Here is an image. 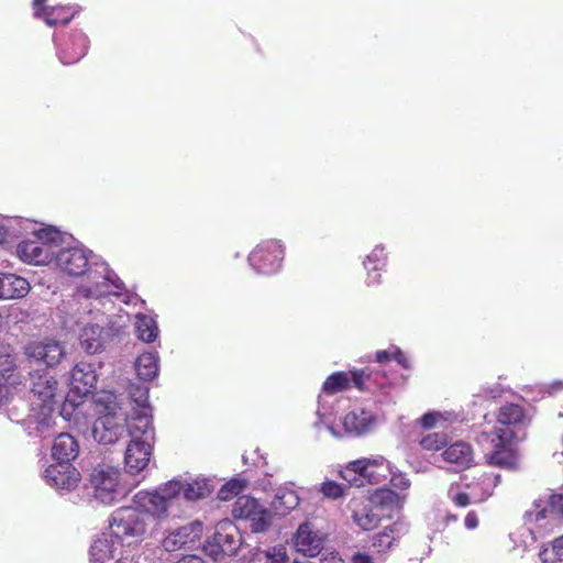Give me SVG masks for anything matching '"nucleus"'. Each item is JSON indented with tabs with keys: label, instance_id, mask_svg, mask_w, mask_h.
<instances>
[{
	"label": "nucleus",
	"instance_id": "obj_14",
	"mask_svg": "<svg viewBox=\"0 0 563 563\" xmlns=\"http://www.w3.org/2000/svg\"><path fill=\"white\" fill-rule=\"evenodd\" d=\"M54 260L70 276H81L89 267V253L80 247L62 249L55 252Z\"/></svg>",
	"mask_w": 563,
	"mask_h": 563
},
{
	"label": "nucleus",
	"instance_id": "obj_34",
	"mask_svg": "<svg viewBox=\"0 0 563 563\" xmlns=\"http://www.w3.org/2000/svg\"><path fill=\"white\" fill-rule=\"evenodd\" d=\"M136 335L143 342H154L158 335L156 321L146 314L137 316Z\"/></svg>",
	"mask_w": 563,
	"mask_h": 563
},
{
	"label": "nucleus",
	"instance_id": "obj_60",
	"mask_svg": "<svg viewBox=\"0 0 563 563\" xmlns=\"http://www.w3.org/2000/svg\"><path fill=\"white\" fill-rule=\"evenodd\" d=\"M448 519H449V520H454V521H455V520H457V517H456L455 515H452V516H448Z\"/></svg>",
	"mask_w": 563,
	"mask_h": 563
},
{
	"label": "nucleus",
	"instance_id": "obj_31",
	"mask_svg": "<svg viewBox=\"0 0 563 563\" xmlns=\"http://www.w3.org/2000/svg\"><path fill=\"white\" fill-rule=\"evenodd\" d=\"M135 371L140 379L151 382L158 374V357L154 353H143L135 361Z\"/></svg>",
	"mask_w": 563,
	"mask_h": 563
},
{
	"label": "nucleus",
	"instance_id": "obj_24",
	"mask_svg": "<svg viewBox=\"0 0 563 563\" xmlns=\"http://www.w3.org/2000/svg\"><path fill=\"white\" fill-rule=\"evenodd\" d=\"M79 453V444L77 440L69 433L58 434L52 446V456L57 462L70 463Z\"/></svg>",
	"mask_w": 563,
	"mask_h": 563
},
{
	"label": "nucleus",
	"instance_id": "obj_46",
	"mask_svg": "<svg viewBox=\"0 0 563 563\" xmlns=\"http://www.w3.org/2000/svg\"><path fill=\"white\" fill-rule=\"evenodd\" d=\"M440 418V415L437 412H427L420 418V424L424 429H431L435 426Z\"/></svg>",
	"mask_w": 563,
	"mask_h": 563
},
{
	"label": "nucleus",
	"instance_id": "obj_61",
	"mask_svg": "<svg viewBox=\"0 0 563 563\" xmlns=\"http://www.w3.org/2000/svg\"><path fill=\"white\" fill-rule=\"evenodd\" d=\"M103 284H106V282H110L109 277H103Z\"/></svg>",
	"mask_w": 563,
	"mask_h": 563
},
{
	"label": "nucleus",
	"instance_id": "obj_30",
	"mask_svg": "<svg viewBox=\"0 0 563 563\" xmlns=\"http://www.w3.org/2000/svg\"><path fill=\"white\" fill-rule=\"evenodd\" d=\"M299 505L297 493L289 488H279L272 501V507L277 515L285 516Z\"/></svg>",
	"mask_w": 563,
	"mask_h": 563
},
{
	"label": "nucleus",
	"instance_id": "obj_55",
	"mask_svg": "<svg viewBox=\"0 0 563 563\" xmlns=\"http://www.w3.org/2000/svg\"><path fill=\"white\" fill-rule=\"evenodd\" d=\"M46 0H33V9L34 15L36 16V10L41 11V9L45 5Z\"/></svg>",
	"mask_w": 563,
	"mask_h": 563
},
{
	"label": "nucleus",
	"instance_id": "obj_28",
	"mask_svg": "<svg viewBox=\"0 0 563 563\" xmlns=\"http://www.w3.org/2000/svg\"><path fill=\"white\" fill-rule=\"evenodd\" d=\"M371 422V415L364 410L358 412L350 411L342 419V424L345 432L353 433L355 435H360L366 432Z\"/></svg>",
	"mask_w": 563,
	"mask_h": 563
},
{
	"label": "nucleus",
	"instance_id": "obj_33",
	"mask_svg": "<svg viewBox=\"0 0 563 563\" xmlns=\"http://www.w3.org/2000/svg\"><path fill=\"white\" fill-rule=\"evenodd\" d=\"M0 379L8 384H22V375L18 371L15 358L9 353H0Z\"/></svg>",
	"mask_w": 563,
	"mask_h": 563
},
{
	"label": "nucleus",
	"instance_id": "obj_57",
	"mask_svg": "<svg viewBox=\"0 0 563 563\" xmlns=\"http://www.w3.org/2000/svg\"><path fill=\"white\" fill-rule=\"evenodd\" d=\"M5 239V231L2 227H0V243H2Z\"/></svg>",
	"mask_w": 563,
	"mask_h": 563
},
{
	"label": "nucleus",
	"instance_id": "obj_10",
	"mask_svg": "<svg viewBox=\"0 0 563 563\" xmlns=\"http://www.w3.org/2000/svg\"><path fill=\"white\" fill-rule=\"evenodd\" d=\"M384 464L382 456L376 459H358L350 462L340 475L350 486L362 487L366 483L373 484L378 482L377 470Z\"/></svg>",
	"mask_w": 563,
	"mask_h": 563
},
{
	"label": "nucleus",
	"instance_id": "obj_3",
	"mask_svg": "<svg viewBox=\"0 0 563 563\" xmlns=\"http://www.w3.org/2000/svg\"><path fill=\"white\" fill-rule=\"evenodd\" d=\"M58 382L46 372L31 374V410L38 426H48L55 405Z\"/></svg>",
	"mask_w": 563,
	"mask_h": 563
},
{
	"label": "nucleus",
	"instance_id": "obj_27",
	"mask_svg": "<svg viewBox=\"0 0 563 563\" xmlns=\"http://www.w3.org/2000/svg\"><path fill=\"white\" fill-rule=\"evenodd\" d=\"M76 11L71 7L53 5L43 7L41 11L36 10V18L43 19L49 26L57 24H68L74 18Z\"/></svg>",
	"mask_w": 563,
	"mask_h": 563
},
{
	"label": "nucleus",
	"instance_id": "obj_5",
	"mask_svg": "<svg viewBox=\"0 0 563 563\" xmlns=\"http://www.w3.org/2000/svg\"><path fill=\"white\" fill-rule=\"evenodd\" d=\"M242 544L239 528L231 520L225 519L217 523L213 536L205 545V551L214 561H219L224 555L235 554Z\"/></svg>",
	"mask_w": 563,
	"mask_h": 563
},
{
	"label": "nucleus",
	"instance_id": "obj_13",
	"mask_svg": "<svg viewBox=\"0 0 563 563\" xmlns=\"http://www.w3.org/2000/svg\"><path fill=\"white\" fill-rule=\"evenodd\" d=\"M44 478L48 485L56 489L71 490L78 486L81 476L73 464L58 462L45 470Z\"/></svg>",
	"mask_w": 563,
	"mask_h": 563
},
{
	"label": "nucleus",
	"instance_id": "obj_21",
	"mask_svg": "<svg viewBox=\"0 0 563 563\" xmlns=\"http://www.w3.org/2000/svg\"><path fill=\"white\" fill-rule=\"evenodd\" d=\"M134 503L142 512L146 516H152L157 520H163L168 516L169 504L155 492H139L134 496Z\"/></svg>",
	"mask_w": 563,
	"mask_h": 563
},
{
	"label": "nucleus",
	"instance_id": "obj_20",
	"mask_svg": "<svg viewBox=\"0 0 563 563\" xmlns=\"http://www.w3.org/2000/svg\"><path fill=\"white\" fill-rule=\"evenodd\" d=\"M323 542L324 538L312 530L310 522L301 523L294 538L296 550L311 558L321 552Z\"/></svg>",
	"mask_w": 563,
	"mask_h": 563
},
{
	"label": "nucleus",
	"instance_id": "obj_40",
	"mask_svg": "<svg viewBox=\"0 0 563 563\" xmlns=\"http://www.w3.org/2000/svg\"><path fill=\"white\" fill-rule=\"evenodd\" d=\"M245 487V482L241 479H230L218 492V498L227 501L238 496Z\"/></svg>",
	"mask_w": 563,
	"mask_h": 563
},
{
	"label": "nucleus",
	"instance_id": "obj_50",
	"mask_svg": "<svg viewBox=\"0 0 563 563\" xmlns=\"http://www.w3.org/2000/svg\"><path fill=\"white\" fill-rule=\"evenodd\" d=\"M465 527L473 530L478 527V517L475 511H468L464 519Z\"/></svg>",
	"mask_w": 563,
	"mask_h": 563
},
{
	"label": "nucleus",
	"instance_id": "obj_38",
	"mask_svg": "<svg viewBox=\"0 0 563 563\" xmlns=\"http://www.w3.org/2000/svg\"><path fill=\"white\" fill-rule=\"evenodd\" d=\"M211 490L206 482L194 481L184 486V497L187 500H198L210 495Z\"/></svg>",
	"mask_w": 563,
	"mask_h": 563
},
{
	"label": "nucleus",
	"instance_id": "obj_11",
	"mask_svg": "<svg viewBox=\"0 0 563 563\" xmlns=\"http://www.w3.org/2000/svg\"><path fill=\"white\" fill-rule=\"evenodd\" d=\"M44 235H38L35 240L22 241L18 244L19 257L29 264L45 265L54 260L56 246L51 241H45Z\"/></svg>",
	"mask_w": 563,
	"mask_h": 563
},
{
	"label": "nucleus",
	"instance_id": "obj_23",
	"mask_svg": "<svg viewBox=\"0 0 563 563\" xmlns=\"http://www.w3.org/2000/svg\"><path fill=\"white\" fill-rule=\"evenodd\" d=\"M30 291L29 282L15 274H0V299L23 298Z\"/></svg>",
	"mask_w": 563,
	"mask_h": 563
},
{
	"label": "nucleus",
	"instance_id": "obj_48",
	"mask_svg": "<svg viewBox=\"0 0 563 563\" xmlns=\"http://www.w3.org/2000/svg\"><path fill=\"white\" fill-rule=\"evenodd\" d=\"M401 367L408 369L410 368V362L405 355V353L398 347L394 346V358Z\"/></svg>",
	"mask_w": 563,
	"mask_h": 563
},
{
	"label": "nucleus",
	"instance_id": "obj_22",
	"mask_svg": "<svg viewBox=\"0 0 563 563\" xmlns=\"http://www.w3.org/2000/svg\"><path fill=\"white\" fill-rule=\"evenodd\" d=\"M97 377L93 365L84 361L77 363L70 372L71 385L81 394H88L96 387Z\"/></svg>",
	"mask_w": 563,
	"mask_h": 563
},
{
	"label": "nucleus",
	"instance_id": "obj_42",
	"mask_svg": "<svg viewBox=\"0 0 563 563\" xmlns=\"http://www.w3.org/2000/svg\"><path fill=\"white\" fill-rule=\"evenodd\" d=\"M255 551L256 552L252 560H255L256 556L263 555L265 558V563H288V556L284 549H279L273 553L263 552L258 548H256Z\"/></svg>",
	"mask_w": 563,
	"mask_h": 563
},
{
	"label": "nucleus",
	"instance_id": "obj_18",
	"mask_svg": "<svg viewBox=\"0 0 563 563\" xmlns=\"http://www.w3.org/2000/svg\"><path fill=\"white\" fill-rule=\"evenodd\" d=\"M124 433L125 427L113 415L98 418L92 428L95 440L106 445L115 443Z\"/></svg>",
	"mask_w": 563,
	"mask_h": 563
},
{
	"label": "nucleus",
	"instance_id": "obj_35",
	"mask_svg": "<svg viewBox=\"0 0 563 563\" xmlns=\"http://www.w3.org/2000/svg\"><path fill=\"white\" fill-rule=\"evenodd\" d=\"M399 536V527L394 523L373 537L372 545L377 552H384L391 548Z\"/></svg>",
	"mask_w": 563,
	"mask_h": 563
},
{
	"label": "nucleus",
	"instance_id": "obj_29",
	"mask_svg": "<svg viewBox=\"0 0 563 563\" xmlns=\"http://www.w3.org/2000/svg\"><path fill=\"white\" fill-rule=\"evenodd\" d=\"M102 328L87 325L80 334V345L89 354H95L103 349Z\"/></svg>",
	"mask_w": 563,
	"mask_h": 563
},
{
	"label": "nucleus",
	"instance_id": "obj_52",
	"mask_svg": "<svg viewBox=\"0 0 563 563\" xmlns=\"http://www.w3.org/2000/svg\"><path fill=\"white\" fill-rule=\"evenodd\" d=\"M353 563H373V559L371 555L366 553L357 552L352 556Z\"/></svg>",
	"mask_w": 563,
	"mask_h": 563
},
{
	"label": "nucleus",
	"instance_id": "obj_59",
	"mask_svg": "<svg viewBox=\"0 0 563 563\" xmlns=\"http://www.w3.org/2000/svg\"><path fill=\"white\" fill-rule=\"evenodd\" d=\"M95 292H96L97 295H103V294H106V292H107V294H110V291H109V290H106V291L96 290Z\"/></svg>",
	"mask_w": 563,
	"mask_h": 563
},
{
	"label": "nucleus",
	"instance_id": "obj_56",
	"mask_svg": "<svg viewBox=\"0 0 563 563\" xmlns=\"http://www.w3.org/2000/svg\"><path fill=\"white\" fill-rule=\"evenodd\" d=\"M113 287L117 289V290H121L123 288V283L122 282H117V283H112ZM115 295L119 294V291H114Z\"/></svg>",
	"mask_w": 563,
	"mask_h": 563
},
{
	"label": "nucleus",
	"instance_id": "obj_9",
	"mask_svg": "<svg viewBox=\"0 0 563 563\" xmlns=\"http://www.w3.org/2000/svg\"><path fill=\"white\" fill-rule=\"evenodd\" d=\"M284 258V249L279 241L268 240L258 244L250 254L251 265L261 274L276 273Z\"/></svg>",
	"mask_w": 563,
	"mask_h": 563
},
{
	"label": "nucleus",
	"instance_id": "obj_26",
	"mask_svg": "<svg viewBox=\"0 0 563 563\" xmlns=\"http://www.w3.org/2000/svg\"><path fill=\"white\" fill-rule=\"evenodd\" d=\"M122 545V542L118 544V540H110L108 536L95 540L90 547L91 561L93 563H108L115 559L118 548Z\"/></svg>",
	"mask_w": 563,
	"mask_h": 563
},
{
	"label": "nucleus",
	"instance_id": "obj_25",
	"mask_svg": "<svg viewBox=\"0 0 563 563\" xmlns=\"http://www.w3.org/2000/svg\"><path fill=\"white\" fill-rule=\"evenodd\" d=\"M387 264V254L382 246H375L364 261V267L367 271L366 283L368 286L380 283V272Z\"/></svg>",
	"mask_w": 563,
	"mask_h": 563
},
{
	"label": "nucleus",
	"instance_id": "obj_1",
	"mask_svg": "<svg viewBox=\"0 0 563 563\" xmlns=\"http://www.w3.org/2000/svg\"><path fill=\"white\" fill-rule=\"evenodd\" d=\"M399 496L391 489H377L369 498L360 500L353 509V521L361 529L371 531L376 529L384 518L398 506Z\"/></svg>",
	"mask_w": 563,
	"mask_h": 563
},
{
	"label": "nucleus",
	"instance_id": "obj_58",
	"mask_svg": "<svg viewBox=\"0 0 563 563\" xmlns=\"http://www.w3.org/2000/svg\"><path fill=\"white\" fill-rule=\"evenodd\" d=\"M545 518V510H541L538 515H537V519H544Z\"/></svg>",
	"mask_w": 563,
	"mask_h": 563
},
{
	"label": "nucleus",
	"instance_id": "obj_47",
	"mask_svg": "<svg viewBox=\"0 0 563 563\" xmlns=\"http://www.w3.org/2000/svg\"><path fill=\"white\" fill-rule=\"evenodd\" d=\"M394 358V346L390 350H380L375 354V361L379 364L388 363Z\"/></svg>",
	"mask_w": 563,
	"mask_h": 563
},
{
	"label": "nucleus",
	"instance_id": "obj_19",
	"mask_svg": "<svg viewBox=\"0 0 563 563\" xmlns=\"http://www.w3.org/2000/svg\"><path fill=\"white\" fill-rule=\"evenodd\" d=\"M473 446L463 440H457L442 451L441 456L444 462L452 464L459 471H465L474 465Z\"/></svg>",
	"mask_w": 563,
	"mask_h": 563
},
{
	"label": "nucleus",
	"instance_id": "obj_12",
	"mask_svg": "<svg viewBox=\"0 0 563 563\" xmlns=\"http://www.w3.org/2000/svg\"><path fill=\"white\" fill-rule=\"evenodd\" d=\"M24 354L27 358L43 362L48 367L60 363L66 352L63 344L56 340L32 341L24 346Z\"/></svg>",
	"mask_w": 563,
	"mask_h": 563
},
{
	"label": "nucleus",
	"instance_id": "obj_2",
	"mask_svg": "<svg viewBox=\"0 0 563 563\" xmlns=\"http://www.w3.org/2000/svg\"><path fill=\"white\" fill-rule=\"evenodd\" d=\"M387 377L379 371L369 368L334 372L323 382L322 390L327 395L345 391L352 386L362 393H373L386 387Z\"/></svg>",
	"mask_w": 563,
	"mask_h": 563
},
{
	"label": "nucleus",
	"instance_id": "obj_36",
	"mask_svg": "<svg viewBox=\"0 0 563 563\" xmlns=\"http://www.w3.org/2000/svg\"><path fill=\"white\" fill-rule=\"evenodd\" d=\"M449 437L445 432H430L420 440V446L426 451H440L448 446Z\"/></svg>",
	"mask_w": 563,
	"mask_h": 563
},
{
	"label": "nucleus",
	"instance_id": "obj_53",
	"mask_svg": "<svg viewBox=\"0 0 563 563\" xmlns=\"http://www.w3.org/2000/svg\"><path fill=\"white\" fill-rule=\"evenodd\" d=\"M321 563H344L338 553H330L321 559Z\"/></svg>",
	"mask_w": 563,
	"mask_h": 563
},
{
	"label": "nucleus",
	"instance_id": "obj_15",
	"mask_svg": "<svg viewBox=\"0 0 563 563\" xmlns=\"http://www.w3.org/2000/svg\"><path fill=\"white\" fill-rule=\"evenodd\" d=\"M153 446L147 441H130L124 453V467L131 475L140 474L148 465Z\"/></svg>",
	"mask_w": 563,
	"mask_h": 563
},
{
	"label": "nucleus",
	"instance_id": "obj_17",
	"mask_svg": "<svg viewBox=\"0 0 563 563\" xmlns=\"http://www.w3.org/2000/svg\"><path fill=\"white\" fill-rule=\"evenodd\" d=\"M125 431L130 437V441H151L154 440V429L150 410H133L129 419H126Z\"/></svg>",
	"mask_w": 563,
	"mask_h": 563
},
{
	"label": "nucleus",
	"instance_id": "obj_7",
	"mask_svg": "<svg viewBox=\"0 0 563 563\" xmlns=\"http://www.w3.org/2000/svg\"><path fill=\"white\" fill-rule=\"evenodd\" d=\"M120 470L107 464L92 467L89 483L93 497L104 505H111L118 500L120 487Z\"/></svg>",
	"mask_w": 563,
	"mask_h": 563
},
{
	"label": "nucleus",
	"instance_id": "obj_39",
	"mask_svg": "<svg viewBox=\"0 0 563 563\" xmlns=\"http://www.w3.org/2000/svg\"><path fill=\"white\" fill-rule=\"evenodd\" d=\"M130 398L136 404L137 408L134 410H150L148 407V388L131 384L129 386Z\"/></svg>",
	"mask_w": 563,
	"mask_h": 563
},
{
	"label": "nucleus",
	"instance_id": "obj_32",
	"mask_svg": "<svg viewBox=\"0 0 563 563\" xmlns=\"http://www.w3.org/2000/svg\"><path fill=\"white\" fill-rule=\"evenodd\" d=\"M496 418L497 422L503 426H518L523 422L526 412L520 405L510 402L499 408Z\"/></svg>",
	"mask_w": 563,
	"mask_h": 563
},
{
	"label": "nucleus",
	"instance_id": "obj_49",
	"mask_svg": "<svg viewBox=\"0 0 563 563\" xmlns=\"http://www.w3.org/2000/svg\"><path fill=\"white\" fill-rule=\"evenodd\" d=\"M452 501L457 507H467L471 504V499H470L468 494H466L464 492H461V493H457L456 495H454L452 497Z\"/></svg>",
	"mask_w": 563,
	"mask_h": 563
},
{
	"label": "nucleus",
	"instance_id": "obj_16",
	"mask_svg": "<svg viewBox=\"0 0 563 563\" xmlns=\"http://www.w3.org/2000/svg\"><path fill=\"white\" fill-rule=\"evenodd\" d=\"M88 47V36L81 31H75L62 43L58 58L64 65L76 64L87 54Z\"/></svg>",
	"mask_w": 563,
	"mask_h": 563
},
{
	"label": "nucleus",
	"instance_id": "obj_43",
	"mask_svg": "<svg viewBox=\"0 0 563 563\" xmlns=\"http://www.w3.org/2000/svg\"><path fill=\"white\" fill-rule=\"evenodd\" d=\"M321 493L328 498L338 499L344 495V488L333 481H327L321 485Z\"/></svg>",
	"mask_w": 563,
	"mask_h": 563
},
{
	"label": "nucleus",
	"instance_id": "obj_6",
	"mask_svg": "<svg viewBox=\"0 0 563 563\" xmlns=\"http://www.w3.org/2000/svg\"><path fill=\"white\" fill-rule=\"evenodd\" d=\"M111 537L118 539V544L125 538H137L145 533V515L134 507L118 508L109 521Z\"/></svg>",
	"mask_w": 563,
	"mask_h": 563
},
{
	"label": "nucleus",
	"instance_id": "obj_41",
	"mask_svg": "<svg viewBox=\"0 0 563 563\" xmlns=\"http://www.w3.org/2000/svg\"><path fill=\"white\" fill-rule=\"evenodd\" d=\"M184 493V485L179 481H169L164 486L155 490L156 494L164 497V499L170 505L172 501L178 497L180 493Z\"/></svg>",
	"mask_w": 563,
	"mask_h": 563
},
{
	"label": "nucleus",
	"instance_id": "obj_37",
	"mask_svg": "<svg viewBox=\"0 0 563 563\" xmlns=\"http://www.w3.org/2000/svg\"><path fill=\"white\" fill-rule=\"evenodd\" d=\"M542 563H563V536L556 538L551 547L540 552Z\"/></svg>",
	"mask_w": 563,
	"mask_h": 563
},
{
	"label": "nucleus",
	"instance_id": "obj_51",
	"mask_svg": "<svg viewBox=\"0 0 563 563\" xmlns=\"http://www.w3.org/2000/svg\"><path fill=\"white\" fill-rule=\"evenodd\" d=\"M391 483L393 485L396 487V488H399L401 490H405V489H408L409 486H410V482L409 479L405 478V477H394L391 479Z\"/></svg>",
	"mask_w": 563,
	"mask_h": 563
},
{
	"label": "nucleus",
	"instance_id": "obj_8",
	"mask_svg": "<svg viewBox=\"0 0 563 563\" xmlns=\"http://www.w3.org/2000/svg\"><path fill=\"white\" fill-rule=\"evenodd\" d=\"M232 516L235 519L250 521L252 532L266 531L271 526V515L266 508L251 496H240L232 508Z\"/></svg>",
	"mask_w": 563,
	"mask_h": 563
},
{
	"label": "nucleus",
	"instance_id": "obj_45",
	"mask_svg": "<svg viewBox=\"0 0 563 563\" xmlns=\"http://www.w3.org/2000/svg\"><path fill=\"white\" fill-rule=\"evenodd\" d=\"M551 512L563 517V494H553L549 500Z\"/></svg>",
	"mask_w": 563,
	"mask_h": 563
},
{
	"label": "nucleus",
	"instance_id": "obj_4",
	"mask_svg": "<svg viewBox=\"0 0 563 563\" xmlns=\"http://www.w3.org/2000/svg\"><path fill=\"white\" fill-rule=\"evenodd\" d=\"M481 435L493 446L492 451L485 455L488 465L506 470L517 468L518 456L512 444L516 434L512 430L494 427L490 431H483Z\"/></svg>",
	"mask_w": 563,
	"mask_h": 563
},
{
	"label": "nucleus",
	"instance_id": "obj_54",
	"mask_svg": "<svg viewBox=\"0 0 563 563\" xmlns=\"http://www.w3.org/2000/svg\"><path fill=\"white\" fill-rule=\"evenodd\" d=\"M176 563H205V561L198 555H185Z\"/></svg>",
	"mask_w": 563,
	"mask_h": 563
},
{
	"label": "nucleus",
	"instance_id": "obj_44",
	"mask_svg": "<svg viewBox=\"0 0 563 563\" xmlns=\"http://www.w3.org/2000/svg\"><path fill=\"white\" fill-rule=\"evenodd\" d=\"M21 384H8L7 380L0 379V406L8 405L14 395V390Z\"/></svg>",
	"mask_w": 563,
	"mask_h": 563
}]
</instances>
